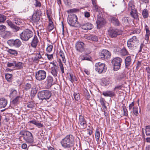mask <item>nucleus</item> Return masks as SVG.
Returning <instances> with one entry per match:
<instances>
[{"mask_svg": "<svg viewBox=\"0 0 150 150\" xmlns=\"http://www.w3.org/2000/svg\"><path fill=\"white\" fill-rule=\"evenodd\" d=\"M58 69L51 68V73L54 76L56 77L57 76Z\"/></svg>", "mask_w": 150, "mask_h": 150, "instance_id": "7c9ffc66", "label": "nucleus"}, {"mask_svg": "<svg viewBox=\"0 0 150 150\" xmlns=\"http://www.w3.org/2000/svg\"><path fill=\"white\" fill-rule=\"evenodd\" d=\"M133 112L134 114L136 116L138 114L137 108L136 107H133Z\"/></svg>", "mask_w": 150, "mask_h": 150, "instance_id": "338daca9", "label": "nucleus"}, {"mask_svg": "<svg viewBox=\"0 0 150 150\" xmlns=\"http://www.w3.org/2000/svg\"><path fill=\"white\" fill-rule=\"evenodd\" d=\"M141 31V30L140 29L136 28L134 29L132 32L133 34H139Z\"/></svg>", "mask_w": 150, "mask_h": 150, "instance_id": "0e129e2a", "label": "nucleus"}, {"mask_svg": "<svg viewBox=\"0 0 150 150\" xmlns=\"http://www.w3.org/2000/svg\"><path fill=\"white\" fill-rule=\"evenodd\" d=\"M23 64L21 62L15 61V68H16L18 69H20L23 67Z\"/></svg>", "mask_w": 150, "mask_h": 150, "instance_id": "f704fd0d", "label": "nucleus"}, {"mask_svg": "<svg viewBox=\"0 0 150 150\" xmlns=\"http://www.w3.org/2000/svg\"><path fill=\"white\" fill-rule=\"evenodd\" d=\"M146 133L147 136H150V126H146Z\"/></svg>", "mask_w": 150, "mask_h": 150, "instance_id": "864d4df0", "label": "nucleus"}, {"mask_svg": "<svg viewBox=\"0 0 150 150\" xmlns=\"http://www.w3.org/2000/svg\"><path fill=\"white\" fill-rule=\"evenodd\" d=\"M15 61H13L11 62H8L7 63V67H13L14 68H15Z\"/></svg>", "mask_w": 150, "mask_h": 150, "instance_id": "3c124183", "label": "nucleus"}, {"mask_svg": "<svg viewBox=\"0 0 150 150\" xmlns=\"http://www.w3.org/2000/svg\"><path fill=\"white\" fill-rule=\"evenodd\" d=\"M77 16L73 13H71L68 15L67 18L68 23L70 26L75 27V24L78 23Z\"/></svg>", "mask_w": 150, "mask_h": 150, "instance_id": "0eeeda50", "label": "nucleus"}, {"mask_svg": "<svg viewBox=\"0 0 150 150\" xmlns=\"http://www.w3.org/2000/svg\"><path fill=\"white\" fill-rule=\"evenodd\" d=\"M144 29L146 30V33L145 36V39L146 41L147 42H148L149 38L150 35V31L148 26L146 25Z\"/></svg>", "mask_w": 150, "mask_h": 150, "instance_id": "b1692460", "label": "nucleus"}, {"mask_svg": "<svg viewBox=\"0 0 150 150\" xmlns=\"http://www.w3.org/2000/svg\"><path fill=\"white\" fill-rule=\"evenodd\" d=\"M73 96L76 101H78L80 100V95L79 93L74 92Z\"/></svg>", "mask_w": 150, "mask_h": 150, "instance_id": "37998d69", "label": "nucleus"}, {"mask_svg": "<svg viewBox=\"0 0 150 150\" xmlns=\"http://www.w3.org/2000/svg\"><path fill=\"white\" fill-rule=\"evenodd\" d=\"M40 19L39 14L38 12L36 11L32 15V20L35 23L37 22Z\"/></svg>", "mask_w": 150, "mask_h": 150, "instance_id": "412c9836", "label": "nucleus"}, {"mask_svg": "<svg viewBox=\"0 0 150 150\" xmlns=\"http://www.w3.org/2000/svg\"><path fill=\"white\" fill-rule=\"evenodd\" d=\"M59 54L62 59V61L64 63L66 62V59L64 57V54L62 50H60L59 53Z\"/></svg>", "mask_w": 150, "mask_h": 150, "instance_id": "a19ab883", "label": "nucleus"}, {"mask_svg": "<svg viewBox=\"0 0 150 150\" xmlns=\"http://www.w3.org/2000/svg\"><path fill=\"white\" fill-rule=\"evenodd\" d=\"M11 28L14 32H16L19 30L20 28L15 25H14Z\"/></svg>", "mask_w": 150, "mask_h": 150, "instance_id": "09e8293b", "label": "nucleus"}, {"mask_svg": "<svg viewBox=\"0 0 150 150\" xmlns=\"http://www.w3.org/2000/svg\"><path fill=\"white\" fill-rule=\"evenodd\" d=\"M27 106L29 108H32L34 107V103L32 101L29 102L28 103Z\"/></svg>", "mask_w": 150, "mask_h": 150, "instance_id": "603ef678", "label": "nucleus"}, {"mask_svg": "<svg viewBox=\"0 0 150 150\" xmlns=\"http://www.w3.org/2000/svg\"><path fill=\"white\" fill-rule=\"evenodd\" d=\"M132 58L130 56H127L125 60L126 68L128 69V67L131 64Z\"/></svg>", "mask_w": 150, "mask_h": 150, "instance_id": "aec40b11", "label": "nucleus"}, {"mask_svg": "<svg viewBox=\"0 0 150 150\" xmlns=\"http://www.w3.org/2000/svg\"><path fill=\"white\" fill-rule=\"evenodd\" d=\"M41 59L44 60L43 58L40 54H38V53H37L34 58V60L35 61H39L42 62H43V61L40 60Z\"/></svg>", "mask_w": 150, "mask_h": 150, "instance_id": "72a5a7b5", "label": "nucleus"}, {"mask_svg": "<svg viewBox=\"0 0 150 150\" xmlns=\"http://www.w3.org/2000/svg\"><path fill=\"white\" fill-rule=\"evenodd\" d=\"M9 91L10 92L9 96L10 98H13L17 96L18 92L16 90L11 88L10 89Z\"/></svg>", "mask_w": 150, "mask_h": 150, "instance_id": "bb28decb", "label": "nucleus"}, {"mask_svg": "<svg viewBox=\"0 0 150 150\" xmlns=\"http://www.w3.org/2000/svg\"><path fill=\"white\" fill-rule=\"evenodd\" d=\"M38 42L37 37L36 35H35L31 42V46L33 48H36L38 45Z\"/></svg>", "mask_w": 150, "mask_h": 150, "instance_id": "4be33fe9", "label": "nucleus"}, {"mask_svg": "<svg viewBox=\"0 0 150 150\" xmlns=\"http://www.w3.org/2000/svg\"><path fill=\"white\" fill-rule=\"evenodd\" d=\"M59 62V68L61 69L62 74L64 73V69L63 67V64L61 62V60L60 59L58 61Z\"/></svg>", "mask_w": 150, "mask_h": 150, "instance_id": "ea45409f", "label": "nucleus"}, {"mask_svg": "<svg viewBox=\"0 0 150 150\" xmlns=\"http://www.w3.org/2000/svg\"><path fill=\"white\" fill-rule=\"evenodd\" d=\"M78 123L82 128H86L87 126L86 121L83 116L80 115L79 116Z\"/></svg>", "mask_w": 150, "mask_h": 150, "instance_id": "dca6fc26", "label": "nucleus"}, {"mask_svg": "<svg viewBox=\"0 0 150 150\" xmlns=\"http://www.w3.org/2000/svg\"><path fill=\"white\" fill-rule=\"evenodd\" d=\"M102 94L105 96L112 97L114 96L115 93L110 91H107L103 92Z\"/></svg>", "mask_w": 150, "mask_h": 150, "instance_id": "393cba45", "label": "nucleus"}, {"mask_svg": "<svg viewBox=\"0 0 150 150\" xmlns=\"http://www.w3.org/2000/svg\"><path fill=\"white\" fill-rule=\"evenodd\" d=\"M120 53L123 56L128 54L129 53L127 49L125 47H124L120 50Z\"/></svg>", "mask_w": 150, "mask_h": 150, "instance_id": "4c0bfd02", "label": "nucleus"}, {"mask_svg": "<svg viewBox=\"0 0 150 150\" xmlns=\"http://www.w3.org/2000/svg\"><path fill=\"white\" fill-rule=\"evenodd\" d=\"M14 21L15 23L17 25H20L22 23L20 19L17 18H15Z\"/></svg>", "mask_w": 150, "mask_h": 150, "instance_id": "774afa93", "label": "nucleus"}, {"mask_svg": "<svg viewBox=\"0 0 150 150\" xmlns=\"http://www.w3.org/2000/svg\"><path fill=\"white\" fill-rule=\"evenodd\" d=\"M35 3L34 5L36 7H40L41 6V4L40 1H38L37 0H35Z\"/></svg>", "mask_w": 150, "mask_h": 150, "instance_id": "69168bd1", "label": "nucleus"}, {"mask_svg": "<svg viewBox=\"0 0 150 150\" xmlns=\"http://www.w3.org/2000/svg\"><path fill=\"white\" fill-rule=\"evenodd\" d=\"M6 22L8 25L11 28L14 25L12 21L10 20H7Z\"/></svg>", "mask_w": 150, "mask_h": 150, "instance_id": "13d9d810", "label": "nucleus"}, {"mask_svg": "<svg viewBox=\"0 0 150 150\" xmlns=\"http://www.w3.org/2000/svg\"><path fill=\"white\" fill-rule=\"evenodd\" d=\"M85 44L84 43L81 42H78L75 44V48L76 50L78 52H83Z\"/></svg>", "mask_w": 150, "mask_h": 150, "instance_id": "6ab92c4d", "label": "nucleus"}, {"mask_svg": "<svg viewBox=\"0 0 150 150\" xmlns=\"http://www.w3.org/2000/svg\"><path fill=\"white\" fill-rule=\"evenodd\" d=\"M87 55L82 54L80 56V58L81 60L90 61V58L87 56Z\"/></svg>", "mask_w": 150, "mask_h": 150, "instance_id": "c9c22d12", "label": "nucleus"}, {"mask_svg": "<svg viewBox=\"0 0 150 150\" xmlns=\"http://www.w3.org/2000/svg\"><path fill=\"white\" fill-rule=\"evenodd\" d=\"M7 43L10 46L18 48L21 45L22 42L20 40L16 39L9 40L7 41Z\"/></svg>", "mask_w": 150, "mask_h": 150, "instance_id": "9b49d317", "label": "nucleus"}, {"mask_svg": "<svg viewBox=\"0 0 150 150\" xmlns=\"http://www.w3.org/2000/svg\"><path fill=\"white\" fill-rule=\"evenodd\" d=\"M37 91L36 88H32L30 93V96L32 97H34L37 93Z\"/></svg>", "mask_w": 150, "mask_h": 150, "instance_id": "58836bf2", "label": "nucleus"}, {"mask_svg": "<svg viewBox=\"0 0 150 150\" xmlns=\"http://www.w3.org/2000/svg\"><path fill=\"white\" fill-rule=\"evenodd\" d=\"M46 76V71L43 70H40L36 72L35 77L38 81H41L44 79Z\"/></svg>", "mask_w": 150, "mask_h": 150, "instance_id": "f8f14e48", "label": "nucleus"}, {"mask_svg": "<svg viewBox=\"0 0 150 150\" xmlns=\"http://www.w3.org/2000/svg\"><path fill=\"white\" fill-rule=\"evenodd\" d=\"M123 87L122 85H119L116 86L114 89V91H116V90H119L121 89Z\"/></svg>", "mask_w": 150, "mask_h": 150, "instance_id": "680f3d73", "label": "nucleus"}, {"mask_svg": "<svg viewBox=\"0 0 150 150\" xmlns=\"http://www.w3.org/2000/svg\"><path fill=\"white\" fill-rule=\"evenodd\" d=\"M31 123L33 124L36 125L37 127L39 128L43 127H44V125L40 123L39 122L35 120H34L30 121L28 123Z\"/></svg>", "mask_w": 150, "mask_h": 150, "instance_id": "a878e982", "label": "nucleus"}, {"mask_svg": "<svg viewBox=\"0 0 150 150\" xmlns=\"http://www.w3.org/2000/svg\"><path fill=\"white\" fill-rule=\"evenodd\" d=\"M51 93L48 90H43L39 92L38 96L40 99L43 100L49 99L51 96Z\"/></svg>", "mask_w": 150, "mask_h": 150, "instance_id": "423d86ee", "label": "nucleus"}, {"mask_svg": "<svg viewBox=\"0 0 150 150\" xmlns=\"http://www.w3.org/2000/svg\"><path fill=\"white\" fill-rule=\"evenodd\" d=\"M49 22L50 23L48 25V29L50 30H52L54 28V25L53 22L52 21L51 19H49Z\"/></svg>", "mask_w": 150, "mask_h": 150, "instance_id": "79ce46f5", "label": "nucleus"}, {"mask_svg": "<svg viewBox=\"0 0 150 150\" xmlns=\"http://www.w3.org/2000/svg\"><path fill=\"white\" fill-rule=\"evenodd\" d=\"M53 84V80L52 77L51 76H48L45 82V87L47 89L49 88Z\"/></svg>", "mask_w": 150, "mask_h": 150, "instance_id": "f3484780", "label": "nucleus"}, {"mask_svg": "<svg viewBox=\"0 0 150 150\" xmlns=\"http://www.w3.org/2000/svg\"><path fill=\"white\" fill-rule=\"evenodd\" d=\"M110 83L108 79L103 78L101 79V84L103 86H107Z\"/></svg>", "mask_w": 150, "mask_h": 150, "instance_id": "cd10ccee", "label": "nucleus"}, {"mask_svg": "<svg viewBox=\"0 0 150 150\" xmlns=\"http://www.w3.org/2000/svg\"><path fill=\"white\" fill-rule=\"evenodd\" d=\"M74 137L72 134H69L67 135L60 142L62 146L68 150L74 149Z\"/></svg>", "mask_w": 150, "mask_h": 150, "instance_id": "f257e3e1", "label": "nucleus"}, {"mask_svg": "<svg viewBox=\"0 0 150 150\" xmlns=\"http://www.w3.org/2000/svg\"><path fill=\"white\" fill-rule=\"evenodd\" d=\"M6 19V16L1 14H0V24L4 23Z\"/></svg>", "mask_w": 150, "mask_h": 150, "instance_id": "c03bdc74", "label": "nucleus"}, {"mask_svg": "<svg viewBox=\"0 0 150 150\" xmlns=\"http://www.w3.org/2000/svg\"><path fill=\"white\" fill-rule=\"evenodd\" d=\"M87 39L93 41H97L98 40V38L97 37L94 35H91L87 37Z\"/></svg>", "mask_w": 150, "mask_h": 150, "instance_id": "c756f323", "label": "nucleus"}, {"mask_svg": "<svg viewBox=\"0 0 150 150\" xmlns=\"http://www.w3.org/2000/svg\"><path fill=\"white\" fill-rule=\"evenodd\" d=\"M7 52L9 54L15 56H16L18 54L17 51L14 49H9L7 50Z\"/></svg>", "mask_w": 150, "mask_h": 150, "instance_id": "2f4dec72", "label": "nucleus"}, {"mask_svg": "<svg viewBox=\"0 0 150 150\" xmlns=\"http://www.w3.org/2000/svg\"><path fill=\"white\" fill-rule=\"evenodd\" d=\"M93 7L94 11L98 13V14H99L100 13H101L100 12V8L98 7L97 5H95V6H93Z\"/></svg>", "mask_w": 150, "mask_h": 150, "instance_id": "5fc2aeb1", "label": "nucleus"}, {"mask_svg": "<svg viewBox=\"0 0 150 150\" xmlns=\"http://www.w3.org/2000/svg\"><path fill=\"white\" fill-rule=\"evenodd\" d=\"M142 15L144 18H147L149 16V13L147 10L146 9H144L142 12Z\"/></svg>", "mask_w": 150, "mask_h": 150, "instance_id": "e433bc0d", "label": "nucleus"}, {"mask_svg": "<svg viewBox=\"0 0 150 150\" xmlns=\"http://www.w3.org/2000/svg\"><path fill=\"white\" fill-rule=\"evenodd\" d=\"M122 22L123 24H126L128 23V20L127 18V17H124L122 19Z\"/></svg>", "mask_w": 150, "mask_h": 150, "instance_id": "bf43d9fd", "label": "nucleus"}, {"mask_svg": "<svg viewBox=\"0 0 150 150\" xmlns=\"http://www.w3.org/2000/svg\"><path fill=\"white\" fill-rule=\"evenodd\" d=\"M79 9L78 8H74L67 10V12L69 14L72 13H76L79 12Z\"/></svg>", "mask_w": 150, "mask_h": 150, "instance_id": "a18cd8bd", "label": "nucleus"}, {"mask_svg": "<svg viewBox=\"0 0 150 150\" xmlns=\"http://www.w3.org/2000/svg\"><path fill=\"white\" fill-rule=\"evenodd\" d=\"M109 21L114 25L118 26L120 25V23L117 16H111L108 18Z\"/></svg>", "mask_w": 150, "mask_h": 150, "instance_id": "4468645a", "label": "nucleus"}, {"mask_svg": "<svg viewBox=\"0 0 150 150\" xmlns=\"http://www.w3.org/2000/svg\"><path fill=\"white\" fill-rule=\"evenodd\" d=\"M128 11L130 12L131 16L135 19H137L138 18L137 11L135 8L134 3L133 1H130L128 4Z\"/></svg>", "mask_w": 150, "mask_h": 150, "instance_id": "20e7f679", "label": "nucleus"}, {"mask_svg": "<svg viewBox=\"0 0 150 150\" xmlns=\"http://www.w3.org/2000/svg\"><path fill=\"white\" fill-rule=\"evenodd\" d=\"M33 35V33L31 30L27 29L24 30L20 34L21 39L23 41H27Z\"/></svg>", "mask_w": 150, "mask_h": 150, "instance_id": "39448f33", "label": "nucleus"}, {"mask_svg": "<svg viewBox=\"0 0 150 150\" xmlns=\"http://www.w3.org/2000/svg\"><path fill=\"white\" fill-rule=\"evenodd\" d=\"M5 78L7 81L9 82L12 81L13 75L12 74H5Z\"/></svg>", "mask_w": 150, "mask_h": 150, "instance_id": "473e14b6", "label": "nucleus"}, {"mask_svg": "<svg viewBox=\"0 0 150 150\" xmlns=\"http://www.w3.org/2000/svg\"><path fill=\"white\" fill-rule=\"evenodd\" d=\"M31 87V84L29 83H26L25 86V89L27 91L30 89Z\"/></svg>", "mask_w": 150, "mask_h": 150, "instance_id": "4d7b16f0", "label": "nucleus"}, {"mask_svg": "<svg viewBox=\"0 0 150 150\" xmlns=\"http://www.w3.org/2000/svg\"><path fill=\"white\" fill-rule=\"evenodd\" d=\"M6 29V26L3 25H0V31L3 32Z\"/></svg>", "mask_w": 150, "mask_h": 150, "instance_id": "e2e57ef3", "label": "nucleus"}, {"mask_svg": "<svg viewBox=\"0 0 150 150\" xmlns=\"http://www.w3.org/2000/svg\"><path fill=\"white\" fill-rule=\"evenodd\" d=\"M52 45H48L46 49V50L47 52L50 53L52 51Z\"/></svg>", "mask_w": 150, "mask_h": 150, "instance_id": "6e6d98bb", "label": "nucleus"}, {"mask_svg": "<svg viewBox=\"0 0 150 150\" xmlns=\"http://www.w3.org/2000/svg\"><path fill=\"white\" fill-rule=\"evenodd\" d=\"M7 104V100L3 98H0V108H5Z\"/></svg>", "mask_w": 150, "mask_h": 150, "instance_id": "5701e85b", "label": "nucleus"}, {"mask_svg": "<svg viewBox=\"0 0 150 150\" xmlns=\"http://www.w3.org/2000/svg\"><path fill=\"white\" fill-rule=\"evenodd\" d=\"M21 98V97L20 96H17L11 102V104L16 105L19 102L20 98Z\"/></svg>", "mask_w": 150, "mask_h": 150, "instance_id": "c85d7f7f", "label": "nucleus"}, {"mask_svg": "<svg viewBox=\"0 0 150 150\" xmlns=\"http://www.w3.org/2000/svg\"><path fill=\"white\" fill-rule=\"evenodd\" d=\"M100 57L102 59L106 58L107 59L110 58L111 57V54L107 50H103L99 53Z\"/></svg>", "mask_w": 150, "mask_h": 150, "instance_id": "2eb2a0df", "label": "nucleus"}, {"mask_svg": "<svg viewBox=\"0 0 150 150\" xmlns=\"http://www.w3.org/2000/svg\"><path fill=\"white\" fill-rule=\"evenodd\" d=\"M123 115L125 116H128V111L126 107L124 106L123 107Z\"/></svg>", "mask_w": 150, "mask_h": 150, "instance_id": "052dcab7", "label": "nucleus"}, {"mask_svg": "<svg viewBox=\"0 0 150 150\" xmlns=\"http://www.w3.org/2000/svg\"><path fill=\"white\" fill-rule=\"evenodd\" d=\"M139 42V41L137 37L134 36L127 40V46L130 50H134L137 48Z\"/></svg>", "mask_w": 150, "mask_h": 150, "instance_id": "7ed1b4c3", "label": "nucleus"}, {"mask_svg": "<svg viewBox=\"0 0 150 150\" xmlns=\"http://www.w3.org/2000/svg\"><path fill=\"white\" fill-rule=\"evenodd\" d=\"M83 52L84 54L88 55L89 54L91 53V52L89 49L85 48H84Z\"/></svg>", "mask_w": 150, "mask_h": 150, "instance_id": "8fccbe9b", "label": "nucleus"}, {"mask_svg": "<svg viewBox=\"0 0 150 150\" xmlns=\"http://www.w3.org/2000/svg\"><path fill=\"white\" fill-rule=\"evenodd\" d=\"M122 31L117 29L110 28L108 30V35L112 38H115L117 35H122Z\"/></svg>", "mask_w": 150, "mask_h": 150, "instance_id": "1a4fd4ad", "label": "nucleus"}, {"mask_svg": "<svg viewBox=\"0 0 150 150\" xmlns=\"http://www.w3.org/2000/svg\"><path fill=\"white\" fill-rule=\"evenodd\" d=\"M100 133L98 129H96V131L95 138L96 140L98 143L100 137Z\"/></svg>", "mask_w": 150, "mask_h": 150, "instance_id": "de8ad7c7", "label": "nucleus"}, {"mask_svg": "<svg viewBox=\"0 0 150 150\" xmlns=\"http://www.w3.org/2000/svg\"><path fill=\"white\" fill-rule=\"evenodd\" d=\"M80 27L85 30H90L93 28V24L89 22H86L82 23L80 25Z\"/></svg>", "mask_w": 150, "mask_h": 150, "instance_id": "a211bd4d", "label": "nucleus"}, {"mask_svg": "<svg viewBox=\"0 0 150 150\" xmlns=\"http://www.w3.org/2000/svg\"><path fill=\"white\" fill-rule=\"evenodd\" d=\"M105 64L100 62L96 64L95 65V69L99 73L102 72H105L106 69L105 68Z\"/></svg>", "mask_w": 150, "mask_h": 150, "instance_id": "ddd939ff", "label": "nucleus"}, {"mask_svg": "<svg viewBox=\"0 0 150 150\" xmlns=\"http://www.w3.org/2000/svg\"><path fill=\"white\" fill-rule=\"evenodd\" d=\"M100 102L102 106L104 107V109H106L107 107L105 105V102H106L103 98H101L100 99Z\"/></svg>", "mask_w": 150, "mask_h": 150, "instance_id": "49530a36", "label": "nucleus"}, {"mask_svg": "<svg viewBox=\"0 0 150 150\" xmlns=\"http://www.w3.org/2000/svg\"><path fill=\"white\" fill-rule=\"evenodd\" d=\"M96 23L97 25V27L98 28H100L105 23V21L103 17L102 13H100L99 14H97Z\"/></svg>", "mask_w": 150, "mask_h": 150, "instance_id": "9d476101", "label": "nucleus"}, {"mask_svg": "<svg viewBox=\"0 0 150 150\" xmlns=\"http://www.w3.org/2000/svg\"><path fill=\"white\" fill-rule=\"evenodd\" d=\"M122 61V59L119 57L115 58L112 60L111 62L113 66L114 71H117L120 69Z\"/></svg>", "mask_w": 150, "mask_h": 150, "instance_id": "6e6552de", "label": "nucleus"}, {"mask_svg": "<svg viewBox=\"0 0 150 150\" xmlns=\"http://www.w3.org/2000/svg\"><path fill=\"white\" fill-rule=\"evenodd\" d=\"M19 139L21 140L23 138L25 142L28 144H33L34 143L33 136L32 133L27 130H21L20 132Z\"/></svg>", "mask_w": 150, "mask_h": 150, "instance_id": "f03ea898", "label": "nucleus"}]
</instances>
